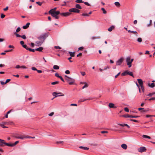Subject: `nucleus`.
<instances>
[{"instance_id":"nucleus-1","label":"nucleus","mask_w":155,"mask_h":155,"mask_svg":"<svg viewBox=\"0 0 155 155\" xmlns=\"http://www.w3.org/2000/svg\"><path fill=\"white\" fill-rule=\"evenodd\" d=\"M53 10H50L48 12V13L50 14L53 17L55 18L56 19H58L59 18V17L58 16V15L60 14V12L57 11L56 12H52Z\"/></svg>"},{"instance_id":"nucleus-2","label":"nucleus","mask_w":155,"mask_h":155,"mask_svg":"<svg viewBox=\"0 0 155 155\" xmlns=\"http://www.w3.org/2000/svg\"><path fill=\"white\" fill-rule=\"evenodd\" d=\"M65 80H66L69 84L70 85L73 84L75 82V80L74 79L69 77L67 75H65Z\"/></svg>"},{"instance_id":"nucleus-3","label":"nucleus","mask_w":155,"mask_h":155,"mask_svg":"<svg viewBox=\"0 0 155 155\" xmlns=\"http://www.w3.org/2000/svg\"><path fill=\"white\" fill-rule=\"evenodd\" d=\"M48 33H45L44 34L41 35L38 38V39L40 41L43 42L45 40L46 38L48 37Z\"/></svg>"},{"instance_id":"nucleus-4","label":"nucleus","mask_w":155,"mask_h":155,"mask_svg":"<svg viewBox=\"0 0 155 155\" xmlns=\"http://www.w3.org/2000/svg\"><path fill=\"white\" fill-rule=\"evenodd\" d=\"M62 94L61 93H57L56 92H54L53 93L52 95L54 96V97H56L58 96H64V94Z\"/></svg>"},{"instance_id":"nucleus-5","label":"nucleus","mask_w":155,"mask_h":155,"mask_svg":"<svg viewBox=\"0 0 155 155\" xmlns=\"http://www.w3.org/2000/svg\"><path fill=\"white\" fill-rule=\"evenodd\" d=\"M69 11L70 12H76L79 13L80 12V10L76 8H73L71 9H70Z\"/></svg>"},{"instance_id":"nucleus-6","label":"nucleus","mask_w":155,"mask_h":155,"mask_svg":"<svg viewBox=\"0 0 155 155\" xmlns=\"http://www.w3.org/2000/svg\"><path fill=\"white\" fill-rule=\"evenodd\" d=\"M14 137L17 139H20L22 140L25 138L24 136L18 134H15L14 135Z\"/></svg>"},{"instance_id":"nucleus-7","label":"nucleus","mask_w":155,"mask_h":155,"mask_svg":"<svg viewBox=\"0 0 155 155\" xmlns=\"http://www.w3.org/2000/svg\"><path fill=\"white\" fill-rule=\"evenodd\" d=\"M126 62L127 63V65L128 66L129 68L131 67L132 65L130 62V57H127L126 58Z\"/></svg>"},{"instance_id":"nucleus-8","label":"nucleus","mask_w":155,"mask_h":155,"mask_svg":"<svg viewBox=\"0 0 155 155\" xmlns=\"http://www.w3.org/2000/svg\"><path fill=\"white\" fill-rule=\"evenodd\" d=\"M124 60V58H121L119 59H118L116 62V65H120L121 63L123 62Z\"/></svg>"},{"instance_id":"nucleus-9","label":"nucleus","mask_w":155,"mask_h":155,"mask_svg":"<svg viewBox=\"0 0 155 155\" xmlns=\"http://www.w3.org/2000/svg\"><path fill=\"white\" fill-rule=\"evenodd\" d=\"M146 149L145 147H140L138 149V151L139 152L142 153L144 151H146Z\"/></svg>"},{"instance_id":"nucleus-10","label":"nucleus","mask_w":155,"mask_h":155,"mask_svg":"<svg viewBox=\"0 0 155 155\" xmlns=\"http://www.w3.org/2000/svg\"><path fill=\"white\" fill-rule=\"evenodd\" d=\"M71 13L69 12L60 13V14L62 16H64L65 17H66L69 15H71Z\"/></svg>"},{"instance_id":"nucleus-11","label":"nucleus","mask_w":155,"mask_h":155,"mask_svg":"<svg viewBox=\"0 0 155 155\" xmlns=\"http://www.w3.org/2000/svg\"><path fill=\"white\" fill-rule=\"evenodd\" d=\"M92 99V98H91L90 97L88 98H81L80 99V100L78 101L79 102H83L86 101L90 100Z\"/></svg>"},{"instance_id":"nucleus-12","label":"nucleus","mask_w":155,"mask_h":155,"mask_svg":"<svg viewBox=\"0 0 155 155\" xmlns=\"http://www.w3.org/2000/svg\"><path fill=\"white\" fill-rule=\"evenodd\" d=\"M5 143L4 140L0 139V147H4V144L5 145Z\"/></svg>"},{"instance_id":"nucleus-13","label":"nucleus","mask_w":155,"mask_h":155,"mask_svg":"<svg viewBox=\"0 0 155 155\" xmlns=\"http://www.w3.org/2000/svg\"><path fill=\"white\" fill-rule=\"evenodd\" d=\"M108 106L110 108H117V107L115 106L114 104L112 103H109Z\"/></svg>"},{"instance_id":"nucleus-14","label":"nucleus","mask_w":155,"mask_h":155,"mask_svg":"<svg viewBox=\"0 0 155 155\" xmlns=\"http://www.w3.org/2000/svg\"><path fill=\"white\" fill-rule=\"evenodd\" d=\"M118 124V125L120 126H122V127L126 126L128 128H130V126L126 124Z\"/></svg>"},{"instance_id":"nucleus-15","label":"nucleus","mask_w":155,"mask_h":155,"mask_svg":"<svg viewBox=\"0 0 155 155\" xmlns=\"http://www.w3.org/2000/svg\"><path fill=\"white\" fill-rule=\"evenodd\" d=\"M137 81L138 83L139 84L140 86L143 85V82L142 80L141 79H138Z\"/></svg>"},{"instance_id":"nucleus-16","label":"nucleus","mask_w":155,"mask_h":155,"mask_svg":"<svg viewBox=\"0 0 155 155\" xmlns=\"http://www.w3.org/2000/svg\"><path fill=\"white\" fill-rule=\"evenodd\" d=\"M30 25V23L29 22L27 23L26 25H24L23 26V28L24 29H26L29 26V25Z\"/></svg>"},{"instance_id":"nucleus-17","label":"nucleus","mask_w":155,"mask_h":155,"mask_svg":"<svg viewBox=\"0 0 155 155\" xmlns=\"http://www.w3.org/2000/svg\"><path fill=\"white\" fill-rule=\"evenodd\" d=\"M148 86L150 87L153 88L155 86V84L154 83H152L151 84H150V83H148Z\"/></svg>"},{"instance_id":"nucleus-18","label":"nucleus","mask_w":155,"mask_h":155,"mask_svg":"<svg viewBox=\"0 0 155 155\" xmlns=\"http://www.w3.org/2000/svg\"><path fill=\"white\" fill-rule=\"evenodd\" d=\"M121 147L124 149L126 150L127 148V146L125 144H123L121 145Z\"/></svg>"},{"instance_id":"nucleus-19","label":"nucleus","mask_w":155,"mask_h":155,"mask_svg":"<svg viewBox=\"0 0 155 155\" xmlns=\"http://www.w3.org/2000/svg\"><path fill=\"white\" fill-rule=\"evenodd\" d=\"M43 48L42 47H40L38 48L35 49V51H38L39 52H41L42 51L43 49Z\"/></svg>"},{"instance_id":"nucleus-20","label":"nucleus","mask_w":155,"mask_h":155,"mask_svg":"<svg viewBox=\"0 0 155 155\" xmlns=\"http://www.w3.org/2000/svg\"><path fill=\"white\" fill-rule=\"evenodd\" d=\"M123 117L127 118V117H130L132 118V115H129L127 114H126L122 116Z\"/></svg>"},{"instance_id":"nucleus-21","label":"nucleus","mask_w":155,"mask_h":155,"mask_svg":"<svg viewBox=\"0 0 155 155\" xmlns=\"http://www.w3.org/2000/svg\"><path fill=\"white\" fill-rule=\"evenodd\" d=\"M70 54V55L71 56V57H74L75 55H74V53L75 52H71L70 51H69L68 52Z\"/></svg>"},{"instance_id":"nucleus-22","label":"nucleus","mask_w":155,"mask_h":155,"mask_svg":"<svg viewBox=\"0 0 155 155\" xmlns=\"http://www.w3.org/2000/svg\"><path fill=\"white\" fill-rule=\"evenodd\" d=\"M36 44H37L38 46H41L43 42L40 41H37L36 42Z\"/></svg>"},{"instance_id":"nucleus-23","label":"nucleus","mask_w":155,"mask_h":155,"mask_svg":"<svg viewBox=\"0 0 155 155\" xmlns=\"http://www.w3.org/2000/svg\"><path fill=\"white\" fill-rule=\"evenodd\" d=\"M75 7L78 9H81L82 7L81 5L79 4H76L75 5Z\"/></svg>"},{"instance_id":"nucleus-24","label":"nucleus","mask_w":155,"mask_h":155,"mask_svg":"<svg viewBox=\"0 0 155 155\" xmlns=\"http://www.w3.org/2000/svg\"><path fill=\"white\" fill-rule=\"evenodd\" d=\"M79 148L84 150H88L89 149V148L85 147L80 146L79 147Z\"/></svg>"},{"instance_id":"nucleus-25","label":"nucleus","mask_w":155,"mask_h":155,"mask_svg":"<svg viewBox=\"0 0 155 155\" xmlns=\"http://www.w3.org/2000/svg\"><path fill=\"white\" fill-rule=\"evenodd\" d=\"M114 4L117 7H119L120 6V3L117 2H115L114 3Z\"/></svg>"},{"instance_id":"nucleus-26","label":"nucleus","mask_w":155,"mask_h":155,"mask_svg":"<svg viewBox=\"0 0 155 155\" xmlns=\"http://www.w3.org/2000/svg\"><path fill=\"white\" fill-rule=\"evenodd\" d=\"M142 137L144 138L150 139L151 138L150 136L144 134L142 135Z\"/></svg>"},{"instance_id":"nucleus-27","label":"nucleus","mask_w":155,"mask_h":155,"mask_svg":"<svg viewBox=\"0 0 155 155\" xmlns=\"http://www.w3.org/2000/svg\"><path fill=\"white\" fill-rule=\"evenodd\" d=\"M53 68L55 70H58L59 68V67L56 65H55L53 66Z\"/></svg>"},{"instance_id":"nucleus-28","label":"nucleus","mask_w":155,"mask_h":155,"mask_svg":"<svg viewBox=\"0 0 155 155\" xmlns=\"http://www.w3.org/2000/svg\"><path fill=\"white\" fill-rule=\"evenodd\" d=\"M5 145L9 147H13L12 143L10 144L6 143H5Z\"/></svg>"},{"instance_id":"nucleus-29","label":"nucleus","mask_w":155,"mask_h":155,"mask_svg":"<svg viewBox=\"0 0 155 155\" xmlns=\"http://www.w3.org/2000/svg\"><path fill=\"white\" fill-rule=\"evenodd\" d=\"M75 2L77 3H79L84 2L82 0H76Z\"/></svg>"},{"instance_id":"nucleus-30","label":"nucleus","mask_w":155,"mask_h":155,"mask_svg":"<svg viewBox=\"0 0 155 155\" xmlns=\"http://www.w3.org/2000/svg\"><path fill=\"white\" fill-rule=\"evenodd\" d=\"M114 28V26H111L108 29V31H111Z\"/></svg>"},{"instance_id":"nucleus-31","label":"nucleus","mask_w":155,"mask_h":155,"mask_svg":"<svg viewBox=\"0 0 155 155\" xmlns=\"http://www.w3.org/2000/svg\"><path fill=\"white\" fill-rule=\"evenodd\" d=\"M128 74L134 77L133 73L131 71H128Z\"/></svg>"},{"instance_id":"nucleus-32","label":"nucleus","mask_w":155,"mask_h":155,"mask_svg":"<svg viewBox=\"0 0 155 155\" xmlns=\"http://www.w3.org/2000/svg\"><path fill=\"white\" fill-rule=\"evenodd\" d=\"M59 83V82L58 81H56L51 83V84L52 85H55V84H58Z\"/></svg>"},{"instance_id":"nucleus-33","label":"nucleus","mask_w":155,"mask_h":155,"mask_svg":"<svg viewBox=\"0 0 155 155\" xmlns=\"http://www.w3.org/2000/svg\"><path fill=\"white\" fill-rule=\"evenodd\" d=\"M14 34L16 35L17 37H21V36L18 34L16 32L14 33Z\"/></svg>"},{"instance_id":"nucleus-34","label":"nucleus","mask_w":155,"mask_h":155,"mask_svg":"<svg viewBox=\"0 0 155 155\" xmlns=\"http://www.w3.org/2000/svg\"><path fill=\"white\" fill-rule=\"evenodd\" d=\"M137 41L139 43H141L142 41V39L141 38H137Z\"/></svg>"},{"instance_id":"nucleus-35","label":"nucleus","mask_w":155,"mask_h":155,"mask_svg":"<svg viewBox=\"0 0 155 155\" xmlns=\"http://www.w3.org/2000/svg\"><path fill=\"white\" fill-rule=\"evenodd\" d=\"M101 10L103 11V13L104 14H106L107 13L106 11L105 10L104 8H102Z\"/></svg>"},{"instance_id":"nucleus-36","label":"nucleus","mask_w":155,"mask_h":155,"mask_svg":"<svg viewBox=\"0 0 155 155\" xmlns=\"http://www.w3.org/2000/svg\"><path fill=\"white\" fill-rule=\"evenodd\" d=\"M4 124H0V126L2 127L3 128H7V127L5 126H4Z\"/></svg>"},{"instance_id":"nucleus-37","label":"nucleus","mask_w":155,"mask_h":155,"mask_svg":"<svg viewBox=\"0 0 155 155\" xmlns=\"http://www.w3.org/2000/svg\"><path fill=\"white\" fill-rule=\"evenodd\" d=\"M22 47L25 48L26 50H28L29 48L26 45H22Z\"/></svg>"},{"instance_id":"nucleus-38","label":"nucleus","mask_w":155,"mask_h":155,"mask_svg":"<svg viewBox=\"0 0 155 155\" xmlns=\"http://www.w3.org/2000/svg\"><path fill=\"white\" fill-rule=\"evenodd\" d=\"M100 38L99 37H95V36H93V37H92L91 39H92V40H94V39H98V38Z\"/></svg>"},{"instance_id":"nucleus-39","label":"nucleus","mask_w":155,"mask_h":155,"mask_svg":"<svg viewBox=\"0 0 155 155\" xmlns=\"http://www.w3.org/2000/svg\"><path fill=\"white\" fill-rule=\"evenodd\" d=\"M88 86V84H84V85L83 87H82V89H83L87 87Z\"/></svg>"},{"instance_id":"nucleus-40","label":"nucleus","mask_w":155,"mask_h":155,"mask_svg":"<svg viewBox=\"0 0 155 155\" xmlns=\"http://www.w3.org/2000/svg\"><path fill=\"white\" fill-rule=\"evenodd\" d=\"M28 50L30 51H32L33 52H34L35 50V49H32L31 48H29Z\"/></svg>"},{"instance_id":"nucleus-41","label":"nucleus","mask_w":155,"mask_h":155,"mask_svg":"<svg viewBox=\"0 0 155 155\" xmlns=\"http://www.w3.org/2000/svg\"><path fill=\"white\" fill-rule=\"evenodd\" d=\"M140 87H141V90L143 92L144 91V88L143 87V85L140 86Z\"/></svg>"},{"instance_id":"nucleus-42","label":"nucleus","mask_w":155,"mask_h":155,"mask_svg":"<svg viewBox=\"0 0 155 155\" xmlns=\"http://www.w3.org/2000/svg\"><path fill=\"white\" fill-rule=\"evenodd\" d=\"M131 33L135 34L137 36L138 33L136 31H132Z\"/></svg>"},{"instance_id":"nucleus-43","label":"nucleus","mask_w":155,"mask_h":155,"mask_svg":"<svg viewBox=\"0 0 155 155\" xmlns=\"http://www.w3.org/2000/svg\"><path fill=\"white\" fill-rule=\"evenodd\" d=\"M21 30V28L20 27H18L17 28V29L16 30V33L20 31Z\"/></svg>"},{"instance_id":"nucleus-44","label":"nucleus","mask_w":155,"mask_h":155,"mask_svg":"<svg viewBox=\"0 0 155 155\" xmlns=\"http://www.w3.org/2000/svg\"><path fill=\"white\" fill-rule=\"evenodd\" d=\"M43 2H36V3L38 4L39 6H41Z\"/></svg>"},{"instance_id":"nucleus-45","label":"nucleus","mask_w":155,"mask_h":155,"mask_svg":"<svg viewBox=\"0 0 155 155\" xmlns=\"http://www.w3.org/2000/svg\"><path fill=\"white\" fill-rule=\"evenodd\" d=\"M124 110L126 112H129V110L128 108L127 107H125L124 108Z\"/></svg>"},{"instance_id":"nucleus-46","label":"nucleus","mask_w":155,"mask_h":155,"mask_svg":"<svg viewBox=\"0 0 155 155\" xmlns=\"http://www.w3.org/2000/svg\"><path fill=\"white\" fill-rule=\"evenodd\" d=\"M5 17V15L3 14H1V17L2 18H3Z\"/></svg>"},{"instance_id":"nucleus-47","label":"nucleus","mask_w":155,"mask_h":155,"mask_svg":"<svg viewBox=\"0 0 155 155\" xmlns=\"http://www.w3.org/2000/svg\"><path fill=\"white\" fill-rule=\"evenodd\" d=\"M19 142L18 141H15L14 143H12L13 146H15Z\"/></svg>"},{"instance_id":"nucleus-48","label":"nucleus","mask_w":155,"mask_h":155,"mask_svg":"<svg viewBox=\"0 0 155 155\" xmlns=\"http://www.w3.org/2000/svg\"><path fill=\"white\" fill-rule=\"evenodd\" d=\"M130 120L131 121H133L134 122H136V123L138 122V120H135L132 119H130Z\"/></svg>"},{"instance_id":"nucleus-49","label":"nucleus","mask_w":155,"mask_h":155,"mask_svg":"<svg viewBox=\"0 0 155 155\" xmlns=\"http://www.w3.org/2000/svg\"><path fill=\"white\" fill-rule=\"evenodd\" d=\"M83 3L86 5H87V6H90V5L87 2H84Z\"/></svg>"},{"instance_id":"nucleus-50","label":"nucleus","mask_w":155,"mask_h":155,"mask_svg":"<svg viewBox=\"0 0 155 155\" xmlns=\"http://www.w3.org/2000/svg\"><path fill=\"white\" fill-rule=\"evenodd\" d=\"M63 141H57V142H56V143L57 144H59L60 143H62V144H63Z\"/></svg>"},{"instance_id":"nucleus-51","label":"nucleus","mask_w":155,"mask_h":155,"mask_svg":"<svg viewBox=\"0 0 155 155\" xmlns=\"http://www.w3.org/2000/svg\"><path fill=\"white\" fill-rule=\"evenodd\" d=\"M82 15L83 16H89L88 14L86 13H83L82 14Z\"/></svg>"},{"instance_id":"nucleus-52","label":"nucleus","mask_w":155,"mask_h":155,"mask_svg":"<svg viewBox=\"0 0 155 155\" xmlns=\"http://www.w3.org/2000/svg\"><path fill=\"white\" fill-rule=\"evenodd\" d=\"M154 100H155V97H151V98L148 99V100H149V101Z\"/></svg>"},{"instance_id":"nucleus-53","label":"nucleus","mask_w":155,"mask_h":155,"mask_svg":"<svg viewBox=\"0 0 155 155\" xmlns=\"http://www.w3.org/2000/svg\"><path fill=\"white\" fill-rule=\"evenodd\" d=\"M54 114V112H52L51 113H50V114H48V115L50 116H52Z\"/></svg>"},{"instance_id":"nucleus-54","label":"nucleus","mask_w":155,"mask_h":155,"mask_svg":"<svg viewBox=\"0 0 155 155\" xmlns=\"http://www.w3.org/2000/svg\"><path fill=\"white\" fill-rule=\"evenodd\" d=\"M65 73L67 74H69L70 73V72L69 70H67L65 71Z\"/></svg>"},{"instance_id":"nucleus-55","label":"nucleus","mask_w":155,"mask_h":155,"mask_svg":"<svg viewBox=\"0 0 155 155\" xmlns=\"http://www.w3.org/2000/svg\"><path fill=\"white\" fill-rule=\"evenodd\" d=\"M31 69L33 71H36L37 70V68H36L35 67H33L32 68H31Z\"/></svg>"},{"instance_id":"nucleus-56","label":"nucleus","mask_w":155,"mask_h":155,"mask_svg":"<svg viewBox=\"0 0 155 155\" xmlns=\"http://www.w3.org/2000/svg\"><path fill=\"white\" fill-rule=\"evenodd\" d=\"M21 37L25 39H26V37L25 35L21 36Z\"/></svg>"},{"instance_id":"nucleus-57","label":"nucleus","mask_w":155,"mask_h":155,"mask_svg":"<svg viewBox=\"0 0 155 155\" xmlns=\"http://www.w3.org/2000/svg\"><path fill=\"white\" fill-rule=\"evenodd\" d=\"M55 75L56 77H57L58 78L60 77V76L59 75V74L58 73H55Z\"/></svg>"},{"instance_id":"nucleus-58","label":"nucleus","mask_w":155,"mask_h":155,"mask_svg":"<svg viewBox=\"0 0 155 155\" xmlns=\"http://www.w3.org/2000/svg\"><path fill=\"white\" fill-rule=\"evenodd\" d=\"M54 48L55 49H61V48L60 47L58 46H54Z\"/></svg>"},{"instance_id":"nucleus-59","label":"nucleus","mask_w":155,"mask_h":155,"mask_svg":"<svg viewBox=\"0 0 155 155\" xmlns=\"http://www.w3.org/2000/svg\"><path fill=\"white\" fill-rule=\"evenodd\" d=\"M12 51V49L8 50H5V52H8L10 51Z\"/></svg>"},{"instance_id":"nucleus-60","label":"nucleus","mask_w":155,"mask_h":155,"mask_svg":"<svg viewBox=\"0 0 155 155\" xmlns=\"http://www.w3.org/2000/svg\"><path fill=\"white\" fill-rule=\"evenodd\" d=\"M81 73L83 76H84L85 74V73L84 72H81Z\"/></svg>"},{"instance_id":"nucleus-61","label":"nucleus","mask_w":155,"mask_h":155,"mask_svg":"<svg viewBox=\"0 0 155 155\" xmlns=\"http://www.w3.org/2000/svg\"><path fill=\"white\" fill-rule=\"evenodd\" d=\"M146 117L147 118L150 117H153V115H146Z\"/></svg>"},{"instance_id":"nucleus-62","label":"nucleus","mask_w":155,"mask_h":155,"mask_svg":"<svg viewBox=\"0 0 155 155\" xmlns=\"http://www.w3.org/2000/svg\"><path fill=\"white\" fill-rule=\"evenodd\" d=\"M15 68H21V66H20V65H17L16 66H15Z\"/></svg>"},{"instance_id":"nucleus-63","label":"nucleus","mask_w":155,"mask_h":155,"mask_svg":"<svg viewBox=\"0 0 155 155\" xmlns=\"http://www.w3.org/2000/svg\"><path fill=\"white\" fill-rule=\"evenodd\" d=\"M59 78H60L62 81H63L64 82V79H63V78H62V77L61 76H60V77Z\"/></svg>"},{"instance_id":"nucleus-64","label":"nucleus","mask_w":155,"mask_h":155,"mask_svg":"<svg viewBox=\"0 0 155 155\" xmlns=\"http://www.w3.org/2000/svg\"><path fill=\"white\" fill-rule=\"evenodd\" d=\"M121 76H125L126 75V73H125V72H123L122 74H121Z\"/></svg>"}]
</instances>
